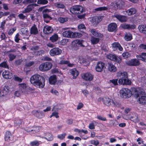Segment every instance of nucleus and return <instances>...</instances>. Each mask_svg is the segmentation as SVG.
<instances>
[{"label": "nucleus", "instance_id": "nucleus-1", "mask_svg": "<svg viewBox=\"0 0 146 146\" xmlns=\"http://www.w3.org/2000/svg\"><path fill=\"white\" fill-rule=\"evenodd\" d=\"M31 83L36 86L39 88H43L45 85V81L44 78L38 74H35L30 78Z\"/></svg>", "mask_w": 146, "mask_h": 146}, {"label": "nucleus", "instance_id": "nucleus-2", "mask_svg": "<svg viewBox=\"0 0 146 146\" xmlns=\"http://www.w3.org/2000/svg\"><path fill=\"white\" fill-rule=\"evenodd\" d=\"M117 76L119 77L118 80L119 84L123 85H130L131 83L130 80L128 78V75L127 72H118Z\"/></svg>", "mask_w": 146, "mask_h": 146}, {"label": "nucleus", "instance_id": "nucleus-3", "mask_svg": "<svg viewBox=\"0 0 146 146\" xmlns=\"http://www.w3.org/2000/svg\"><path fill=\"white\" fill-rule=\"evenodd\" d=\"M102 102L104 105L108 107H119L121 106L117 101L113 100L108 97L103 98Z\"/></svg>", "mask_w": 146, "mask_h": 146}, {"label": "nucleus", "instance_id": "nucleus-4", "mask_svg": "<svg viewBox=\"0 0 146 146\" xmlns=\"http://www.w3.org/2000/svg\"><path fill=\"white\" fill-rule=\"evenodd\" d=\"M137 102L142 105L146 104V93L143 92H140L135 94Z\"/></svg>", "mask_w": 146, "mask_h": 146}, {"label": "nucleus", "instance_id": "nucleus-5", "mask_svg": "<svg viewBox=\"0 0 146 146\" xmlns=\"http://www.w3.org/2000/svg\"><path fill=\"white\" fill-rule=\"evenodd\" d=\"M70 11L73 14H78L82 13L83 12V9L81 6L76 5L70 8Z\"/></svg>", "mask_w": 146, "mask_h": 146}, {"label": "nucleus", "instance_id": "nucleus-6", "mask_svg": "<svg viewBox=\"0 0 146 146\" xmlns=\"http://www.w3.org/2000/svg\"><path fill=\"white\" fill-rule=\"evenodd\" d=\"M52 67V64L51 62H46L42 63L39 68L40 71L44 72L49 70Z\"/></svg>", "mask_w": 146, "mask_h": 146}, {"label": "nucleus", "instance_id": "nucleus-7", "mask_svg": "<svg viewBox=\"0 0 146 146\" xmlns=\"http://www.w3.org/2000/svg\"><path fill=\"white\" fill-rule=\"evenodd\" d=\"M19 88L21 93L25 94H28L33 90L32 88L27 86L26 84L24 83L19 84Z\"/></svg>", "mask_w": 146, "mask_h": 146}, {"label": "nucleus", "instance_id": "nucleus-8", "mask_svg": "<svg viewBox=\"0 0 146 146\" xmlns=\"http://www.w3.org/2000/svg\"><path fill=\"white\" fill-rule=\"evenodd\" d=\"M120 96L123 98H128L131 95L130 90L126 88H122L120 91Z\"/></svg>", "mask_w": 146, "mask_h": 146}, {"label": "nucleus", "instance_id": "nucleus-9", "mask_svg": "<svg viewBox=\"0 0 146 146\" xmlns=\"http://www.w3.org/2000/svg\"><path fill=\"white\" fill-rule=\"evenodd\" d=\"M84 41L83 40L77 39L73 41L72 42V46L74 49L77 50L79 46L84 47L85 46L83 45Z\"/></svg>", "mask_w": 146, "mask_h": 146}, {"label": "nucleus", "instance_id": "nucleus-10", "mask_svg": "<svg viewBox=\"0 0 146 146\" xmlns=\"http://www.w3.org/2000/svg\"><path fill=\"white\" fill-rule=\"evenodd\" d=\"M106 57L108 59L119 64H120L121 62V58L114 54H110L107 55Z\"/></svg>", "mask_w": 146, "mask_h": 146}, {"label": "nucleus", "instance_id": "nucleus-11", "mask_svg": "<svg viewBox=\"0 0 146 146\" xmlns=\"http://www.w3.org/2000/svg\"><path fill=\"white\" fill-rule=\"evenodd\" d=\"M62 53V50L58 47L54 48L51 50L49 52L50 55L52 56L59 55Z\"/></svg>", "mask_w": 146, "mask_h": 146}, {"label": "nucleus", "instance_id": "nucleus-12", "mask_svg": "<svg viewBox=\"0 0 146 146\" xmlns=\"http://www.w3.org/2000/svg\"><path fill=\"white\" fill-rule=\"evenodd\" d=\"M103 17L102 16L93 17L91 18L90 21L94 25H96L102 21Z\"/></svg>", "mask_w": 146, "mask_h": 146}, {"label": "nucleus", "instance_id": "nucleus-13", "mask_svg": "<svg viewBox=\"0 0 146 146\" xmlns=\"http://www.w3.org/2000/svg\"><path fill=\"white\" fill-rule=\"evenodd\" d=\"M126 64L129 66H137L140 64V62L136 58L131 59L126 62Z\"/></svg>", "mask_w": 146, "mask_h": 146}, {"label": "nucleus", "instance_id": "nucleus-14", "mask_svg": "<svg viewBox=\"0 0 146 146\" xmlns=\"http://www.w3.org/2000/svg\"><path fill=\"white\" fill-rule=\"evenodd\" d=\"M82 78L86 81H92L94 78L93 75L89 72L83 73L81 75Z\"/></svg>", "mask_w": 146, "mask_h": 146}, {"label": "nucleus", "instance_id": "nucleus-15", "mask_svg": "<svg viewBox=\"0 0 146 146\" xmlns=\"http://www.w3.org/2000/svg\"><path fill=\"white\" fill-rule=\"evenodd\" d=\"M113 17H115L121 22H126L127 20L126 16L117 14H115L113 16Z\"/></svg>", "mask_w": 146, "mask_h": 146}, {"label": "nucleus", "instance_id": "nucleus-16", "mask_svg": "<svg viewBox=\"0 0 146 146\" xmlns=\"http://www.w3.org/2000/svg\"><path fill=\"white\" fill-rule=\"evenodd\" d=\"M125 5V2L123 1H119L117 3L113 2L111 3V6H113L115 9L122 7Z\"/></svg>", "mask_w": 146, "mask_h": 146}, {"label": "nucleus", "instance_id": "nucleus-17", "mask_svg": "<svg viewBox=\"0 0 146 146\" xmlns=\"http://www.w3.org/2000/svg\"><path fill=\"white\" fill-rule=\"evenodd\" d=\"M104 66L105 64L103 62H98L95 67L96 70L98 72H101L104 68Z\"/></svg>", "mask_w": 146, "mask_h": 146}, {"label": "nucleus", "instance_id": "nucleus-18", "mask_svg": "<svg viewBox=\"0 0 146 146\" xmlns=\"http://www.w3.org/2000/svg\"><path fill=\"white\" fill-rule=\"evenodd\" d=\"M32 113L35 116L38 118H41L44 116V113L42 111L34 110Z\"/></svg>", "mask_w": 146, "mask_h": 146}, {"label": "nucleus", "instance_id": "nucleus-19", "mask_svg": "<svg viewBox=\"0 0 146 146\" xmlns=\"http://www.w3.org/2000/svg\"><path fill=\"white\" fill-rule=\"evenodd\" d=\"M112 48L114 50H117V49L120 51L123 50V48L120 44L118 42H114L112 44Z\"/></svg>", "mask_w": 146, "mask_h": 146}, {"label": "nucleus", "instance_id": "nucleus-20", "mask_svg": "<svg viewBox=\"0 0 146 146\" xmlns=\"http://www.w3.org/2000/svg\"><path fill=\"white\" fill-rule=\"evenodd\" d=\"M38 28L36 25L34 24L30 29V33L31 35H35L38 33Z\"/></svg>", "mask_w": 146, "mask_h": 146}, {"label": "nucleus", "instance_id": "nucleus-21", "mask_svg": "<svg viewBox=\"0 0 146 146\" xmlns=\"http://www.w3.org/2000/svg\"><path fill=\"white\" fill-rule=\"evenodd\" d=\"M74 33L70 30L66 31L62 33V35L65 37L72 38Z\"/></svg>", "mask_w": 146, "mask_h": 146}, {"label": "nucleus", "instance_id": "nucleus-22", "mask_svg": "<svg viewBox=\"0 0 146 146\" xmlns=\"http://www.w3.org/2000/svg\"><path fill=\"white\" fill-rule=\"evenodd\" d=\"M120 26L124 29H132L135 28V26L134 25L127 24L125 23L121 25Z\"/></svg>", "mask_w": 146, "mask_h": 146}, {"label": "nucleus", "instance_id": "nucleus-23", "mask_svg": "<svg viewBox=\"0 0 146 146\" xmlns=\"http://www.w3.org/2000/svg\"><path fill=\"white\" fill-rule=\"evenodd\" d=\"M3 77L7 79H11L12 77V74L8 71H5L2 74Z\"/></svg>", "mask_w": 146, "mask_h": 146}, {"label": "nucleus", "instance_id": "nucleus-24", "mask_svg": "<svg viewBox=\"0 0 146 146\" xmlns=\"http://www.w3.org/2000/svg\"><path fill=\"white\" fill-rule=\"evenodd\" d=\"M53 29L50 26L46 25L44 27L43 32L46 34H49L52 33L53 31Z\"/></svg>", "mask_w": 146, "mask_h": 146}, {"label": "nucleus", "instance_id": "nucleus-25", "mask_svg": "<svg viewBox=\"0 0 146 146\" xmlns=\"http://www.w3.org/2000/svg\"><path fill=\"white\" fill-rule=\"evenodd\" d=\"M117 25L115 23H111L108 26V30L110 32H113L115 30Z\"/></svg>", "mask_w": 146, "mask_h": 146}, {"label": "nucleus", "instance_id": "nucleus-26", "mask_svg": "<svg viewBox=\"0 0 146 146\" xmlns=\"http://www.w3.org/2000/svg\"><path fill=\"white\" fill-rule=\"evenodd\" d=\"M138 29L140 33L146 35V25H141L138 27Z\"/></svg>", "mask_w": 146, "mask_h": 146}, {"label": "nucleus", "instance_id": "nucleus-27", "mask_svg": "<svg viewBox=\"0 0 146 146\" xmlns=\"http://www.w3.org/2000/svg\"><path fill=\"white\" fill-rule=\"evenodd\" d=\"M108 70L111 72H115L117 70L115 66L111 63H108Z\"/></svg>", "mask_w": 146, "mask_h": 146}, {"label": "nucleus", "instance_id": "nucleus-28", "mask_svg": "<svg viewBox=\"0 0 146 146\" xmlns=\"http://www.w3.org/2000/svg\"><path fill=\"white\" fill-rule=\"evenodd\" d=\"M137 12L136 9L134 8H131L125 11L128 16H131L136 13Z\"/></svg>", "mask_w": 146, "mask_h": 146}, {"label": "nucleus", "instance_id": "nucleus-29", "mask_svg": "<svg viewBox=\"0 0 146 146\" xmlns=\"http://www.w3.org/2000/svg\"><path fill=\"white\" fill-rule=\"evenodd\" d=\"M90 32L93 35L96 37L102 38L103 36V35L102 34L98 32L94 29H91Z\"/></svg>", "mask_w": 146, "mask_h": 146}, {"label": "nucleus", "instance_id": "nucleus-30", "mask_svg": "<svg viewBox=\"0 0 146 146\" xmlns=\"http://www.w3.org/2000/svg\"><path fill=\"white\" fill-rule=\"evenodd\" d=\"M59 63L61 64H66L70 67H73L75 66L74 64L70 63L69 61L68 60H61L60 61Z\"/></svg>", "mask_w": 146, "mask_h": 146}, {"label": "nucleus", "instance_id": "nucleus-31", "mask_svg": "<svg viewBox=\"0 0 146 146\" xmlns=\"http://www.w3.org/2000/svg\"><path fill=\"white\" fill-rule=\"evenodd\" d=\"M23 122L22 120L19 118H15L14 121L15 125L17 127L19 126Z\"/></svg>", "mask_w": 146, "mask_h": 146}, {"label": "nucleus", "instance_id": "nucleus-32", "mask_svg": "<svg viewBox=\"0 0 146 146\" xmlns=\"http://www.w3.org/2000/svg\"><path fill=\"white\" fill-rule=\"evenodd\" d=\"M90 40L92 44H95L98 43L100 41V39L94 36H92L91 37Z\"/></svg>", "mask_w": 146, "mask_h": 146}, {"label": "nucleus", "instance_id": "nucleus-33", "mask_svg": "<svg viewBox=\"0 0 146 146\" xmlns=\"http://www.w3.org/2000/svg\"><path fill=\"white\" fill-rule=\"evenodd\" d=\"M56 81V76L55 75H53L50 76L49 78V82L51 84H54Z\"/></svg>", "mask_w": 146, "mask_h": 146}, {"label": "nucleus", "instance_id": "nucleus-34", "mask_svg": "<svg viewBox=\"0 0 146 146\" xmlns=\"http://www.w3.org/2000/svg\"><path fill=\"white\" fill-rule=\"evenodd\" d=\"M21 34L22 35H26L28 36L29 35V33L28 29L27 28L24 27L20 29Z\"/></svg>", "mask_w": 146, "mask_h": 146}, {"label": "nucleus", "instance_id": "nucleus-35", "mask_svg": "<svg viewBox=\"0 0 146 146\" xmlns=\"http://www.w3.org/2000/svg\"><path fill=\"white\" fill-rule=\"evenodd\" d=\"M71 73L73 76L74 79L76 78L79 74L78 71L75 68L71 70Z\"/></svg>", "mask_w": 146, "mask_h": 146}, {"label": "nucleus", "instance_id": "nucleus-36", "mask_svg": "<svg viewBox=\"0 0 146 146\" xmlns=\"http://www.w3.org/2000/svg\"><path fill=\"white\" fill-rule=\"evenodd\" d=\"M5 140L6 141L11 140L12 139V136L10 132L7 131L6 132L5 138Z\"/></svg>", "mask_w": 146, "mask_h": 146}, {"label": "nucleus", "instance_id": "nucleus-37", "mask_svg": "<svg viewBox=\"0 0 146 146\" xmlns=\"http://www.w3.org/2000/svg\"><path fill=\"white\" fill-rule=\"evenodd\" d=\"M33 9V8L32 7V6L30 5H28L24 10H23L22 12L23 13H29Z\"/></svg>", "mask_w": 146, "mask_h": 146}, {"label": "nucleus", "instance_id": "nucleus-38", "mask_svg": "<svg viewBox=\"0 0 146 146\" xmlns=\"http://www.w3.org/2000/svg\"><path fill=\"white\" fill-rule=\"evenodd\" d=\"M55 6L58 8L64 9L65 8L64 5L60 2H56L55 3Z\"/></svg>", "mask_w": 146, "mask_h": 146}, {"label": "nucleus", "instance_id": "nucleus-39", "mask_svg": "<svg viewBox=\"0 0 146 146\" xmlns=\"http://www.w3.org/2000/svg\"><path fill=\"white\" fill-rule=\"evenodd\" d=\"M132 38V35L129 33H127L125 35L124 38L126 41H129L131 40Z\"/></svg>", "mask_w": 146, "mask_h": 146}, {"label": "nucleus", "instance_id": "nucleus-40", "mask_svg": "<svg viewBox=\"0 0 146 146\" xmlns=\"http://www.w3.org/2000/svg\"><path fill=\"white\" fill-rule=\"evenodd\" d=\"M58 39V36L57 34H55L52 36L50 38V39L52 42H54L56 41Z\"/></svg>", "mask_w": 146, "mask_h": 146}, {"label": "nucleus", "instance_id": "nucleus-41", "mask_svg": "<svg viewBox=\"0 0 146 146\" xmlns=\"http://www.w3.org/2000/svg\"><path fill=\"white\" fill-rule=\"evenodd\" d=\"M44 138L48 141H51L53 139L52 135L50 133H47L46 135V137Z\"/></svg>", "mask_w": 146, "mask_h": 146}, {"label": "nucleus", "instance_id": "nucleus-42", "mask_svg": "<svg viewBox=\"0 0 146 146\" xmlns=\"http://www.w3.org/2000/svg\"><path fill=\"white\" fill-rule=\"evenodd\" d=\"M48 3V1L47 0H38L37 3L38 4L40 5H46Z\"/></svg>", "mask_w": 146, "mask_h": 146}, {"label": "nucleus", "instance_id": "nucleus-43", "mask_svg": "<svg viewBox=\"0 0 146 146\" xmlns=\"http://www.w3.org/2000/svg\"><path fill=\"white\" fill-rule=\"evenodd\" d=\"M61 106H62L61 104H58L52 108V111L54 110L55 111H57L59 110L62 109V108Z\"/></svg>", "mask_w": 146, "mask_h": 146}, {"label": "nucleus", "instance_id": "nucleus-44", "mask_svg": "<svg viewBox=\"0 0 146 146\" xmlns=\"http://www.w3.org/2000/svg\"><path fill=\"white\" fill-rule=\"evenodd\" d=\"M0 67L5 68L9 69V66L8 65L7 62L4 61L0 64Z\"/></svg>", "mask_w": 146, "mask_h": 146}, {"label": "nucleus", "instance_id": "nucleus-45", "mask_svg": "<svg viewBox=\"0 0 146 146\" xmlns=\"http://www.w3.org/2000/svg\"><path fill=\"white\" fill-rule=\"evenodd\" d=\"M35 54L37 55H42L45 53V52L43 50H40L35 52Z\"/></svg>", "mask_w": 146, "mask_h": 146}, {"label": "nucleus", "instance_id": "nucleus-46", "mask_svg": "<svg viewBox=\"0 0 146 146\" xmlns=\"http://www.w3.org/2000/svg\"><path fill=\"white\" fill-rule=\"evenodd\" d=\"M122 57L124 58H126L130 57L131 55L128 52H123L122 55Z\"/></svg>", "mask_w": 146, "mask_h": 146}, {"label": "nucleus", "instance_id": "nucleus-47", "mask_svg": "<svg viewBox=\"0 0 146 146\" xmlns=\"http://www.w3.org/2000/svg\"><path fill=\"white\" fill-rule=\"evenodd\" d=\"M130 119L131 120L135 123L137 122L138 121L137 116L136 114L134 116H132Z\"/></svg>", "mask_w": 146, "mask_h": 146}, {"label": "nucleus", "instance_id": "nucleus-48", "mask_svg": "<svg viewBox=\"0 0 146 146\" xmlns=\"http://www.w3.org/2000/svg\"><path fill=\"white\" fill-rule=\"evenodd\" d=\"M39 142L37 141H34L31 142L30 144L32 146H38L40 144Z\"/></svg>", "mask_w": 146, "mask_h": 146}, {"label": "nucleus", "instance_id": "nucleus-49", "mask_svg": "<svg viewBox=\"0 0 146 146\" xmlns=\"http://www.w3.org/2000/svg\"><path fill=\"white\" fill-rule=\"evenodd\" d=\"M108 9V8L106 7H100L96 8L95 9V10L96 11H102L106 10Z\"/></svg>", "mask_w": 146, "mask_h": 146}, {"label": "nucleus", "instance_id": "nucleus-50", "mask_svg": "<svg viewBox=\"0 0 146 146\" xmlns=\"http://www.w3.org/2000/svg\"><path fill=\"white\" fill-rule=\"evenodd\" d=\"M66 135V133H64L58 135L57 136V137L60 139L62 140L64 138Z\"/></svg>", "mask_w": 146, "mask_h": 146}, {"label": "nucleus", "instance_id": "nucleus-51", "mask_svg": "<svg viewBox=\"0 0 146 146\" xmlns=\"http://www.w3.org/2000/svg\"><path fill=\"white\" fill-rule=\"evenodd\" d=\"M37 0H24L23 2L25 4H28L29 3H35L36 2Z\"/></svg>", "mask_w": 146, "mask_h": 146}, {"label": "nucleus", "instance_id": "nucleus-52", "mask_svg": "<svg viewBox=\"0 0 146 146\" xmlns=\"http://www.w3.org/2000/svg\"><path fill=\"white\" fill-rule=\"evenodd\" d=\"M68 19L67 18L60 17L58 19V21L61 23H64L68 21Z\"/></svg>", "mask_w": 146, "mask_h": 146}, {"label": "nucleus", "instance_id": "nucleus-53", "mask_svg": "<svg viewBox=\"0 0 146 146\" xmlns=\"http://www.w3.org/2000/svg\"><path fill=\"white\" fill-rule=\"evenodd\" d=\"M82 36V35L80 33L74 32V33L73 36V37H72V38H74L76 37H80Z\"/></svg>", "mask_w": 146, "mask_h": 146}, {"label": "nucleus", "instance_id": "nucleus-54", "mask_svg": "<svg viewBox=\"0 0 146 146\" xmlns=\"http://www.w3.org/2000/svg\"><path fill=\"white\" fill-rule=\"evenodd\" d=\"M90 143L91 144H93L95 146H97L99 145V141L97 140H91L90 141Z\"/></svg>", "mask_w": 146, "mask_h": 146}, {"label": "nucleus", "instance_id": "nucleus-55", "mask_svg": "<svg viewBox=\"0 0 146 146\" xmlns=\"http://www.w3.org/2000/svg\"><path fill=\"white\" fill-rule=\"evenodd\" d=\"M8 56L9 58V60L12 61L15 58L16 56L13 54H9Z\"/></svg>", "mask_w": 146, "mask_h": 146}, {"label": "nucleus", "instance_id": "nucleus-56", "mask_svg": "<svg viewBox=\"0 0 146 146\" xmlns=\"http://www.w3.org/2000/svg\"><path fill=\"white\" fill-rule=\"evenodd\" d=\"M0 38L1 40H5L7 38V37L6 36L5 34L3 33H1L0 35Z\"/></svg>", "mask_w": 146, "mask_h": 146}, {"label": "nucleus", "instance_id": "nucleus-57", "mask_svg": "<svg viewBox=\"0 0 146 146\" xmlns=\"http://www.w3.org/2000/svg\"><path fill=\"white\" fill-rule=\"evenodd\" d=\"M19 33H17L15 37V41L17 42H19V41L20 40L19 38Z\"/></svg>", "mask_w": 146, "mask_h": 146}, {"label": "nucleus", "instance_id": "nucleus-58", "mask_svg": "<svg viewBox=\"0 0 146 146\" xmlns=\"http://www.w3.org/2000/svg\"><path fill=\"white\" fill-rule=\"evenodd\" d=\"M3 90L5 91L7 93H8L10 91V88L8 86H4L3 88Z\"/></svg>", "mask_w": 146, "mask_h": 146}, {"label": "nucleus", "instance_id": "nucleus-59", "mask_svg": "<svg viewBox=\"0 0 146 146\" xmlns=\"http://www.w3.org/2000/svg\"><path fill=\"white\" fill-rule=\"evenodd\" d=\"M35 62L33 61H30L28 62L25 65V66L26 67H30L33 65L34 64Z\"/></svg>", "mask_w": 146, "mask_h": 146}, {"label": "nucleus", "instance_id": "nucleus-60", "mask_svg": "<svg viewBox=\"0 0 146 146\" xmlns=\"http://www.w3.org/2000/svg\"><path fill=\"white\" fill-rule=\"evenodd\" d=\"M23 60L22 59H19L15 61V64L17 65H19L21 64Z\"/></svg>", "mask_w": 146, "mask_h": 146}, {"label": "nucleus", "instance_id": "nucleus-61", "mask_svg": "<svg viewBox=\"0 0 146 146\" xmlns=\"http://www.w3.org/2000/svg\"><path fill=\"white\" fill-rule=\"evenodd\" d=\"M16 30V29L15 28L11 29L8 32V35H11Z\"/></svg>", "mask_w": 146, "mask_h": 146}, {"label": "nucleus", "instance_id": "nucleus-62", "mask_svg": "<svg viewBox=\"0 0 146 146\" xmlns=\"http://www.w3.org/2000/svg\"><path fill=\"white\" fill-rule=\"evenodd\" d=\"M43 16L44 19H52L51 17L48 14L46 13H43Z\"/></svg>", "mask_w": 146, "mask_h": 146}, {"label": "nucleus", "instance_id": "nucleus-63", "mask_svg": "<svg viewBox=\"0 0 146 146\" xmlns=\"http://www.w3.org/2000/svg\"><path fill=\"white\" fill-rule=\"evenodd\" d=\"M6 23V21L5 20L3 21L1 23V24L0 26V28L2 29L3 30L4 28L5 25Z\"/></svg>", "mask_w": 146, "mask_h": 146}, {"label": "nucleus", "instance_id": "nucleus-64", "mask_svg": "<svg viewBox=\"0 0 146 146\" xmlns=\"http://www.w3.org/2000/svg\"><path fill=\"white\" fill-rule=\"evenodd\" d=\"M142 61L146 62V53H143V57L142 59H139Z\"/></svg>", "mask_w": 146, "mask_h": 146}]
</instances>
